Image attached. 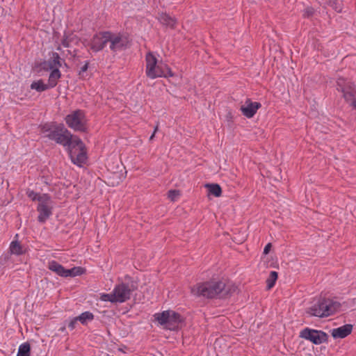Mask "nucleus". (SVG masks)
I'll list each match as a JSON object with an SVG mask.
<instances>
[{
	"mask_svg": "<svg viewBox=\"0 0 356 356\" xmlns=\"http://www.w3.org/2000/svg\"><path fill=\"white\" fill-rule=\"evenodd\" d=\"M113 291L117 303L124 302L130 298L131 289L129 285L124 283H121L116 285Z\"/></svg>",
	"mask_w": 356,
	"mask_h": 356,
	"instance_id": "11",
	"label": "nucleus"
},
{
	"mask_svg": "<svg viewBox=\"0 0 356 356\" xmlns=\"http://www.w3.org/2000/svg\"><path fill=\"white\" fill-rule=\"evenodd\" d=\"M31 347L28 343H24L19 347L17 356H30Z\"/></svg>",
	"mask_w": 356,
	"mask_h": 356,
	"instance_id": "24",
	"label": "nucleus"
},
{
	"mask_svg": "<svg viewBox=\"0 0 356 356\" xmlns=\"http://www.w3.org/2000/svg\"><path fill=\"white\" fill-rule=\"evenodd\" d=\"M57 50H58V51H60V50H61V49H60V46H59V47H58Z\"/></svg>",
	"mask_w": 356,
	"mask_h": 356,
	"instance_id": "38",
	"label": "nucleus"
},
{
	"mask_svg": "<svg viewBox=\"0 0 356 356\" xmlns=\"http://www.w3.org/2000/svg\"><path fill=\"white\" fill-rule=\"evenodd\" d=\"M261 106V104L259 102H253L250 99H247L244 104L241 106L240 110L244 116L251 118Z\"/></svg>",
	"mask_w": 356,
	"mask_h": 356,
	"instance_id": "14",
	"label": "nucleus"
},
{
	"mask_svg": "<svg viewBox=\"0 0 356 356\" xmlns=\"http://www.w3.org/2000/svg\"><path fill=\"white\" fill-rule=\"evenodd\" d=\"M154 317L159 324L170 330L177 329L179 323L182 321V318L180 314L172 310H166L161 313H156L154 315Z\"/></svg>",
	"mask_w": 356,
	"mask_h": 356,
	"instance_id": "6",
	"label": "nucleus"
},
{
	"mask_svg": "<svg viewBox=\"0 0 356 356\" xmlns=\"http://www.w3.org/2000/svg\"><path fill=\"white\" fill-rule=\"evenodd\" d=\"M72 162L81 167L87 161V152L83 141L74 137V141L67 148Z\"/></svg>",
	"mask_w": 356,
	"mask_h": 356,
	"instance_id": "5",
	"label": "nucleus"
},
{
	"mask_svg": "<svg viewBox=\"0 0 356 356\" xmlns=\"http://www.w3.org/2000/svg\"><path fill=\"white\" fill-rule=\"evenodd\" d=\"M77 321H78V319H77L76 317L73 318L72 319H71L70 321L68 323V327L71 330H74L75 328V327H76V324Z\"/></svg>",
	"mask_w": 356,
	"mask_h": 356,
	"instance_id": "33",
	"label": "nucleus"
},
{
	"mask_svg": "<svg viewBox=\"0 0 356 356\" xmlns=\"http://www.w3.org/2000/svg\"><path fill=\"white\" fill-rule=\"evenodd\" d=\"M353 330V325L346 324L331 330V334L334 339H343L349 335Z\"/></svg>",
	"mask_w": 356,
	"mask_h": 356,
	"instance_id": "15",
	"label": "nucleus"
},
{
	"mask_svg": "<svg viewBox=\"0 0 356 356\" xmlns=\"http://www.w3.org/2000/svg\"><path fill=\"white\" fill-rule=\"evenodd\" d=\"M314 14V9L311 7H308L305 9L303 16L305 17H309Z\"/></svg>",
	"mask_w": 356,
	"mask_h": 356,
	"instance_id": "32",
	"label": "nucleus"
},
{
	"mask_svg": "<svg viewBox=\"0 0 356 356\" xmlns=\"http://www.w3.org/2000/svg\"><path fill=\"white\" fill-rule=\"evenodd\" d=\"M329 5L338 13L342 10L341 3L339 0H329Z\"/></svg>",
	"mask_w": 356,
	"mask_h": 356,
	"instance_id": "29",
	"label": "nucleus"
},
{
	"mask_svg": "<svg viewBox=\"0 0 356 356\" xmlns=\"http://www.w3.org/2000/svg\"><path fill=\"white\" fill-rule=\"evenodd\" d=\"M61 76V73L59 70L56 69L55 70H51L49 79H48V83L49 88H54L57 83L58 80L60 79Z\"/></svg>",
	"mask_w": 356,
	"mask_h": 356,
	"instance_id": "19",
	"label": "nucleus"
},
{
	"mask_svg": "<svg viewBox=\"0 0 356 356\" xmlns=\"http://www.w3.org/2000/svg\"><path fill=\"white\" fill-rule=\"evenodd\" d=\"M31 88L32 90H35L38 92H43L49 89V87L47 83H44L42 79H40L36 81H33L31 84Z\"/></svg>",
	"mask_w": 356,
	"mask_h": 356,
	"instance_id": "21",
	"label": "nucleus"
},
{
	"mask_svg": "<svg viewBox=\"0 0 356 356\" xmlns=\"http://www.w3.org/2000/svg\"><path fill=\"white\" fill-rule=\"evenodd\" d=\"M89 66V62L86 61L85 64L81 67L80 72H85L88 70Z\"/></svg>",
	"mask_w": 356,
	"mask_h": 356,
	"instance_id": "35",
	"label": "nucleus"
},
{
	"mask_svg": "<svg viewBox=\"0 0 356 356\" xmlns=\"http://www.w3.org/2000/svg\"><path fill=\"white\" fill-rule=\"evenodd\" d=\"M74 39V35L73 34H67L65 33L63 35V38L61 40V44L64 47H69L70 45V43L72 42Z\"/></svg>",
	"mask_w": 356,
	"mask_h": 356,
	"instance_id": "28",
	"label": "nucleus"
},
{
	"mask_svg": "<svg viewBox=\"0 0 356 356\" xmlns=\"http://www.w3.org/2000/svg\"><path fill=\"white\" fill-rule=\"evenodd\" d=\"M191 292L196 297L225 298L231 292V287L222 281L212 280L195 284L191 288Z\"/></svg>",
	"mask_w": 356,
	"mask_h": 356,
	"instance_id": "1",
	"label": "nucleus"
},
{
	"mask_svg": "<svg viewBox=\"0 0 356 356\" xmlns=\"http://www.w3.org/2000/svg\"><path fill=\"white\" fill-rule=\"evenodd\" d=\"M26 193L33 201L38 200L39 202V199L42 195L30 189H28Z\"/></svg>",
	"mask_w": 356,
	"mask_h": 356,
	"instance_id": "30",
	"label": "nucleus"
},
{
	"mask_svg": "<svg viewBox=\"0 0 356 356\" xmlns=\"http://www.w3.org/2000/svg\"><path fill=\"white\" fill-rule=\"evenodd\" d=\"M83 273V269L81 267H74L71 269H67L66 277H75L77 275H82Z\"/></svg>",
	"mask_w": 356,
	"mask_h": 356,
	"instance_id": "26",
	"label": "nucleus"
},
{
	"mask_svg": "<svg viewBox=\"0 0 356 356\" xmlns=\"http://www.w3.org/2000/svg\"><path fill=\"white\" fill-rule=\"evenodd\" d=\"M9 250L11 254L15 255H21L25 253L24 248L21 245L18 241H13L10 244Z\"/></svg>",
	"mask_w": 356,
	"mask_h": 356,
	"instance_id": "20",
	"label": "nucleus"
},
{
	"mask_svg": "<svg viewBox=\"0 0 356 356\" xmlns=\"http://www.w3.org/2000/svg\"><path fill=\"white\" fill-rule=\"evenodd\" d=\"M277 279V273L275 271H271L270 273L268 278L266 280V284L268 289L273 288Z\"/></svg>",
	"mask_w": 356,
	"mask_h": 356,
	"instance_id": "25",
	"label": "nucleus"
},
{
	"mask_svg": "<svg viewBox=\"0 0 356 356\" xmlns=\"http://www.w3.org/2000/svg\"><path fill=\"white\" fill-rule=\"evenodd\" d=\"M209 190V194L214 195L215 197H220L222 193L220 186L217 184H211L206 185Z\"/></svg>",
	"mask_w": 356,
	"mask_h": 356,
	"instance_id": "23",
	"label": "nucleus"
},
{
	"mask_svg": "<svg viewBox=\"0 0 356 356\" xmlns=\"http://www.w3.org/2000/svg\"><path fill=\"white\" fill-rule=\"evenodd\" d=\"M271 247H272V245L270 243H268V244H266L264 249V252H263L264 254H265V255L268 254L271 249Z\"/></svg>",
	"mask_w": 356,
	"mask_h": 356,
	"instance_id": "34",
	"label": "nucleus"
},
{
	"mask_svg": "<svg viewBox=\"0 0 356 356\" xmlns=\"http://www.w3.org/2000/svg\"><path fill=\"white\" fill-rule=\"evenodd\" d=\"M158 128H159V125L156 124V126L154 127V133H156V131H158Z\"/></svg>",
	"mask_w": 356,
	"mask_h": 356,
	"instance_id": "37",
	"label": "nucleus"
},
{
	"mask_svg": "<svg viewBox=\"0 0 356 356\" xmlns=\"http://www.w3.org/2000/svg\"><path fill=\"white\" fill-rule=\"evenodd\" d=\"M300 337L316 345L321 344L327 340V334L325 332L308 327L301 330Z\"/></svg>",
	"mask_w": 356,
	"mask_h": 356,
	"instance_id": "10",
	"label": "nucleus"
},
{
	"mask_svg": "<svg viewBox=\"0 0 356 356\" xmlns=\"http://www.w3.org/2000/svg\"><path fill=\"white\" fill-rule=\"evenodd\" d=\"M337 89L343 94L345 101L356 109V87L343 78H339L337 81Z\"/></svg>",
	"mask_w": 356,
	"mask_h": 356,
	"instance_id": "7",
	"label": "nucleus"
},
{
	"mask_svg": "<svg viewBox=\"0 0 356 356\" xmlns=\"http://www.w3.org/2000/svg\"><path fill=\"white\" fill-rule=\"evenodd\" d=\"M339 307V304L330 299H320L308 309L307 313L311 316L320 318L326 317L334 314Z\"/></svg>",
	"mask_w": 356,
	"mask_h": 356,
	"instance_id": "4",
	"label": "nucleus"
},
{
	"mask_svg": "<svg viewBox=\"0 0 356 356\" xmlns=\"http://www.w3.org/2000/svg\"><path fill=\"white\" fill-rule=\"evenodd\" d=\"M43 132L49 139L55 141L64 147H68L74 141V137L63 124L54 125L51 127L44 126Z\"/></svg>",
	"mask_w": 356,
	"mask_h": 356,
	"instance_id": "2",
	"label": "nucleus"
},
{
	"mask_svg": "<svg viewBox=\"0 0 356 356\" xmlns=\"http://www.w3.org/2000/svg\"><path fill=\"white\" fill-rule=\"evenodd\" d=\"M155 134L156 133L153 132V134L151 135V136L149 137V140H152L155 136Z\"/></svg>",
	"mask_w": 356,
	"mask_h": 356,
	"instance_id": "36",
	"label": "nucleus"
},
{
	"mask_svg": "<svg viewBox=\"0 0 356 356\" xmlns=\"http://www.w3.org/2000/svg\"><path fill=\"white\" fill-rule=\"evenodd\" d=\"M107 31L100 32L95 35L90 42V49L95 51L98 52L102 50L107 42Z\"/></svg>",
	"mask_w": 356,
	"mask_h": 356,
	"instance_id": "13",
	"label": "nucleus"
},
{
	"mask_svg": "<svg viewBox=\"0 0 356 356\" xmlns=\"http://www.w3.org/2000/svg\"><path fill=\"white\" fill-rule=\"evenodd\" d=\"M157 19L161 24L172 29L176 27L177 23L176 18L172 17L164 13H160L157 17Z\"/></svg>",
	"mask_w": 356,
	"mask_h": 356,
	"instance_id": "17",
	"label": "nucleus"
},
{
	"mask_svg": "<svg viewBox=\"0 0 356 356\" xmlns=\"http://www.w3.org/2000/svg\"><path fill=\"white\" fill-rule=\"evenodd\" d=\"M99 299L102 301L117 303L114 297L113 291L111 293H100Z\"/></svg>",
	"mask_w": 356,
	"mask_h": 356,
	"instance_id": "27",
	"label": "nucleus"
},
{
	"mask_svg": "<svg viewBox=\"0 0 356 356\" xmlns=\"http://www.w3.org/2000/svg\"><path fill=\"white\" fill-rule=\"evenodd\" d=\"M76 318L82 325H86L88 322L92 321L94 319V315L90 312H85L76 316Z\"/></svg>",
	"mask_w": 356,
	"mask_h": 356,
	"instance_id": "22",
	"label": "nucleus"
},
{
	"mask_svg": "<svg viewBox=\"0 0 356 356\" xmlns=\"http://www.w3.org/2000/svg\"><path fill=\"white\" fill-rule=\"evenodd\" d=\"M48 268L58 275L66 277L67 269L56 261H51L48 264Z\"/></svg>",
	"mask_w": 356,
	"mask_h": 356,
	"instance_id": "18",
	"label": "nucleus"
},
{
	"mask_svg": "<svg viewBox=\"0 0 356 356\" xmlns=\"http://www.w3.org/2000/svg\"><path fill=\"white\" fill-rule=\"evenodd\" d=\"M52 202L47 194H42L39 199L37 211L39 213L38 220L40 222H44L52 214Z\"/></svg>",
	"mask_w": 356,
	"mask_h": 356,
	"instance_id": "9",
	"label": "nucleus"
},
{
	"mask_svg": "<svg viewBox=\"0 0 356 356\" xmlns=\"http://www.w3.org/2000/svg\"><path fill=\"white\" fill-rule=\"evenodd\" d=\"M107 42H110V49L113 51L121 50L125 45V40L120 33L107 31Z\"/></svg>",
	"mask_w": 356,
	"mask_h": 356,
	"instance_id": "12",
	"label": "nucleus"
},
{
	"mask_svg": "<svg viewBox=\"0 0 356 356\" xmlns=\"http://www.w3.org/2000/svg\"><path fill=\"white\" fill-rule=\"evenodd\" d=\"M179 195V193L176 190H171L168 192V197L172 200L175 201V199Z\"/></svg>",
	"mask_w": 356,
	"mask_h": 356,
	"instance_id": "31",
	"label": "nucleus"
},
{
	"mask_svg": "<svg viewBox=\"0 0 356 356\" xmlns=\"http://www.w3.org/2000/svg\"><path fill=\"white\" fill-rule=\"evenodd\" d=\"M65 122L67 125L74 131H85L87 129V118L86 113L82 110H76L66 115Z\"/></svg>",
	"mask_w": 356,
	"mask_h": 356,
	"instance_id": "8",
	"label": "nucleus"
},
{
	"mask_svg": "<svg viewBox=\"0 0 356 356\" xmlns=\"http://www.w3.org/2000/svg\"><path fill=\"white\" fill-rule=\"evenodd\" d=\"M62 66L61 58L58 53L53 52L50 59L44 63V68L47 70H55Z\"/></svg>",
	"mask_w": 356,
	"mask_h": 356,
	"instance_id": "16",
	"label": "nucleus"
},
{
	"mask_svg": "<svg viewBox=\"0 0 356 356\" xmlns=\"http://www.w3.org/2000/svg\"><path fill=\"white\" fill-rule=\"evenodd\" d=\"M146 74L150 79L158 77L172 76L173 74L168 65L162 61L158 62L156 58L152 54L146 55Z\"/></svg>",
	"mask_w": 356,
	"mask_h": 356,
	"instance_id": "3",
	"label": "nucleus"
}]
</instances>
